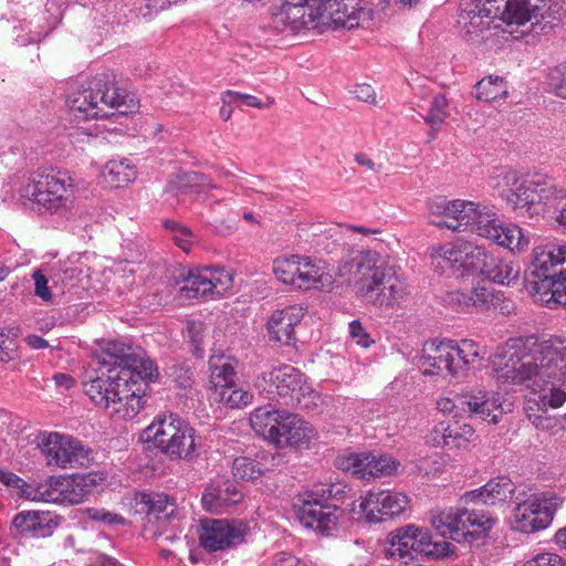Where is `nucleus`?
Segmentation results:
<instances>
[{"label":"nucleus","instance_id":"61","mask_svg":"<svg viewBox=\"0 0 566 566\" xmlns=\"http://www.w3.org/2000/svg\"><path fill=\"white\" fill-rule=\"evenodd\" d=\"M539 10L536 11L537 18H532V20H528V22L532 23L533 32H536L535 27L537 24H541L542 20H545V24L542 27V31H545L547 28L553 29L556 23L559 21L558 17H552L551 15V7L546 8V3H543L542 6H538ZM527 21L524 23L526 24Z\"/></svg>","mask_w":566,"mask_h":566},{"label":"nucleus","instance_id":"55","mask_svg":"<svg viewBox=\"0 0 566 566\" xmlns=\"http://www.w3.org/2000/svg\"><path fill=\"white\" fill-rule=\"evenodd\" d=\"M222 103L224 104H234V105H244L249 107L255 108H268L273 105L274 99L272 97H266L265 102L260 101L258 97L235 91H226L222 94Z\"/></svg>","mask_w":566,"mask_h":566},{"label":"nucleus","instance_id":"11","mask_svg":"<svg viewBox=\"0 0 566 566\" xmlns=\"http://www.w3.org/2000/svg\"><path fill=\"white\" fill-rule=\"evenodd\" d=\"M332 496L328 486H315L297 496L295 504L297 518L302 525L331 536L340 530L346 520L343 509L327 503Z\"/></svg>","mask_w":566,"mask_h":566},{"label":"nucleus","instance_id":"46","mask_svg":"<svg viewBox=\"0 0 566 566\" xmlns=\"http://www.w3.org/2000/svg\"><path fill=\"white\" fill-rule=\"evenodd\" d=\"M210 370L213 398L235 384L237 373L229 361H222L221 364L211 363Z\"/></svg>","mask_w":566,"mask_h":566},{"label":"nucleus","instance_id":"60","mask_svg":"<svg viewBox=\"0 0 566 566\" xmlns=\"http://www.w3.org/2000/svg\"><path fill=\"white\" fill-rule=\"evenodd\" d=\"M523 566H566V562L556 553H538Z\"/></svg>","mask_w":566,"mask_h":566},{"label":"nucleus","instance_id":"23","mask_svg":"<svg viewBox=\"0 0 566 566\" xmlns=\"http://www.w3.org/2000/svg\"><path fill=\"white\" fill-rule=\"evenodd\" d=\"M321 0H302L296 3L285 2L274 14L275 28L300 32L322 24Z\"/></svg>","mask_w":566,"mask_h":566},{"label":"nucleus","instance_id":"19","mask_svg":"<svg viewBox=\"0 0 566 566\" xmlns=\"http://www.w3.org/2000/svg\"><path fill=\"white\" fill-rule=\"evenodd\" d=\"M233 286L232 271L223 266H203L190 270L185 279L181 292L187 298L220 297Z\"/></svg>","mask_w":566,"mask_h":566},{"label":"nucleus","instance_id":"5","mask_svg":"<svg viewBox=\"0 0 566 566\" xmlns=\"http://www.w3.org/2000/svg\"><path fill=\"white\" fill-rule=\"evenodd\" d=\"M19 197L23 206L40 213H66L74 203L73 179L57 168L38 169L23 181Z\"/></svg>","mask_w":566,"mask_h":566},{"label":"nucleus","instance_id":"56","mask_svg":"<svg viewBox=\"0 0 566 566\" xmlns=\"http://www.w3.org/2000/svg\"><path fill=\"white\" fill-rule=\"evenodd\" d=\"M206 325L200 321L187 323L186 335L192 345L193 355L202 357L205 354Z\"/></svg>","mask_w":566,"mask_h":566},{"label":"nucleus","instance_id":"24","mask_svg":"<svg viewBox=\"0 0 566 566\" xmlns=\"http://www.w3.org/2000/svg\"><path fill=\"white\" fill-rule=\"evenodd\" d=\"M476 202L469 200H433L429 205L430 213L440 220H433L437 227H444L452 231H469Z\"/></svg>","mask_w":566,"mask_h":566},{"label":"nucleus","instance_id":"50","mask_svg":"<svg viewBox=\"0 0 566 566\" xmlns=\"http://www.w3.org/2000/svg\"><path fill=\"white\" fill-rule=\"evenodd\" d=\"M164 227L170 232V238L175 244L185 252H189L199 241L196 233L177 221L166 220Z\"/></svg>","mask_w":566,"mask_h":566},{"label":"nucleus","instance_id":"25","mask_svg":"<svg viewBox=\"0 0 566 566\" xmlns=\"http://www.w3.org/2000/svg\"><path fill=\"white\" fill-rule=\"evenodd\" d=\"M127 369H118L116 366L107 369L101 367L94 378L83 384V390L95 406L107 409L119 381H127Z\"/></svg>","mask_w":566,"mask_h":566},{"label":"nucleus","instance_id":"44","mask_svg":"<svg viewBox=\"0 0 566 566\" xmlns=\"http://www.w3.org/2000/svg\"><path fill=\"white\" fill-rule=\"evenodd\" d=\"M474 95L486 103L504 101L509 96V85L503 77L490 75L476 83Z\"/></svg>","mask_w":566,"mask_h":566},{"label":"nucleus","instance_id":"12","mask_svg":"<svg viewBox=\"0 0 566 566\" xmlns=\"http://www.w3.org/2000/svg\"><path fill=\"white\" fill-rule=\"evenodd\" d=\"M387 554L391 558L412 559L417 555L443 557L450 553V543L433 542L431 532L415 524H408L391 532Z\"/></svg>","mask_w":566,"mask_h":566},{"label":"nucleus","instance_id":"37","mask_svg":"<svg viewBox=\"0 0 566 566\" xmlns=\"http://www.w3.org/2000/svg\"><path fill=\"white\" fill-rule=\"evenodd\" d=\"M96 484L93 474L60 476L61 504H78L85 501Z\"/></svg>","mask_w":566,"mask_h":566},{"label":"nucleus","instance_id":"1","mask_svg":"<svg viewBox=\"0 0 566 566\" xmlns=\"http://www.w3.org/2000/svg\"><path fill=\"white\" fill-rule=\"evenodd\" d=\"M499 385H520L533 394L542 410L558 409L566 402V342L514 337L490 357Z\"/></svg>","mask_w":566,"mask_h":566},{"label":"nucleus","instance_id":"35","mask_svg":"<svg viewBox=\"0 0 566 566\" xmlns=\"http://www.w3.org/2000/svg\"><path fill=\"white\" fill-rule=\"evenodd\" d=\"M137 511L145 513L149 521L155 520L167 521L174 517L177 512L176 499L165 493H146L140 492L136 495Z\"/></svg>","mask_w":566,"mask_h":566},{"label":"nucleus","instance_id":"9","mask_svg":"<svg viewBox=\"0 0 566 566\" xmlns=\"http://www.w3.org/2000/svg\"><path fill=\"white\" fill-rule=\"evenodd\" d=\"M273 273L282 283L303 291H329L335 284L329 264L322 259L307 255L276 258L273 262Z\"/></svg>","mask_w":566,"mask_h":566},{"label":"nucleus","instance_id":"21","mask_svg":"<svg viewBox=\"0 0 566 566\" xmlns=\"http://www.w3.org/2000/svg\"><path fill=\"white\" fill-rule=\"evenodd\" d=\"M337 467L354 476L370 481L392 475L398 471L399 462L387 454L370 452L350 453L337 460Z\"/></svg>","mask_w":566,"mask_h":566},{"label":"nucleus","instance_id":"13","mask_svg":"<svg viewBox=\"0 0 566 566\" xmlns=\"http://www.w3.org/2000/svg\"><path fill=\"white\" fill-rule=\"evenodd\" d=\"M563 500L552 492L531 494L516 503L511 516L514 530L531 534L549 526Z\"/></svg>","mask_w":566,"mask_h":566},{"label":"nucleus","instance_id":"33","mask_svg":"<svg viewBox=\"0 0 566 566\" xmlns=\"http://www.w3.org/2000/svg\"><path fill=\"white\" fill-rule=\"evenodd\" d=\"M13 527L24 537L46 538L57 526L55 517L44 511H22L13 521Z\"/></svg>","mask_w":566,"mask_h":566},{"label":"nucleus","instance_id":"39","mask_svg":"<svg viewBox=\"0 0 566 566\" xmlns=\"http://www.w3.org/2000/svg\"><path fill=\"white\" fill-rule=\"evenodd\" d=\"M282 410L271 405L261 406L250 415V424L253 431L271 443V440H280L276 427L279 419H282Z\"/></svg>","mask_w":566,"mask_h":566},{"label":"nucleus","instance_id":"47","mask_svg":"<svg viewBox=\"0 0 566 566\" xmlns=\"http://www.w3.org/2000/svg\"><path fill=\"white\" fill-rule=\"evenodd\" d=\"M214 187L208 177L198 172H188L178 176L177 180H171L167 186V192L177 195L178 191L185 192L187 188L191 192H201L206 188Z\"/></svg>","mask_w":566,"mask_h":566},{"label":"nucleus","instance_id":"43","mask_svg":"<svg viewBox=\"0 0 566 566\" xmlns=\"http://www.w3.org/2000/svg\"><path fill=\"white\" fill-rule=\"evenodd\" d=\"M491 241L510 250L514 253H521L528 248L530 238L523 229L514 223L504 224L502 221Z\"/></svg>","mask_w":566,"mask_h":566},{"label":"nucleus","instance_id":"40","mask_svg":"<svg viewBox=\"0 0 566 566\" xmlns=\"http://www.w3.org/2000/svg\"><path fill=\"white\" fill-rule=\"evenodd\" d=\"M137 176V167L128 158L108 160L101 171L104 182L112 188L124 187L135 181Z\"/></svg>","mask_w":566,"mask_h":566},{"label":"nucleus","instance_id":"8","mask_svg":"<svg viewBox=\"0 0 566 566\" xmlns=\"http://www.w3.org/2000/svg\"><path fill=\"white\" fill-rule=\"evenodd\" d=\"M497 520L483 511L449 507L430 512V523L443 537L470 544L486 538Z\"/></svg>","mask_w":566,"mask_h":566},{"label":"nucleus","instance_id":"52","mask_svg":"<svg viewBox=\"0 0 566 566\" xmlns=\"http://www.w3.org/2000/svg\"><path fill=\"white\" fill-rule=\"evenodd\" d=\"M449 116L448 101L443 94L432 96L427 115L423 116L424 122L431 129H439L444 119Z\"/></svg>","mask_w":566,"mask_h":566},{"label":"nucleus","instance_id":"6","mask_svg":"<svg viewBox=\"0 0 566 566\" xmlns=\"http://www.w3.org/2000/svg\"><path fill=\"white\" fill-rule=\"evenodd\" d=\"M485 352L472 339H431L423 344L418 366L426 376L464 378Z\"/></svg>","mask_w":566,"mask_h":566},{"label":"nucleus","instance_id":"27","mask_svg":"<svg viewBox=\"0 0 566 566\" xmlns=\"http://www.w3.org/2000/svg\"><path fill=\"white\" fill-rule=\"evenodd\" d=\"M475 439L473 427L454 418L438 422L430 432L433 446L449 449H467Z\"/></svg>","mask_w":566,"mask_h":566},{"label":"nucleus","instance_id":"58","mask_svg":"<svg viewBox=\"0 0 566 566\" xmlns=\"http://www.w3.org/2000/svg\"><path fill=\"white\" fill-rule=\"evenodd\" d=\"M39 502L61 504L60 476L38 483Z\"/></svg>","mask_w":566,"mask_h":566},{"label":"nucleus","instance_id":"17","mask_svg":"<svg viewBox=\"0 0 566 566\" xmlns=\"http://www.w3.org/2000/svg\"><path fill=\"white\" fill-rule=\"evenodd\" d=\"M437 408L443 413H454V419L461 412H471L492 423H497L503 412L500 398L481 389L442 397L437 401Z\"/></svg>","mask_w":566,"mask_h":566},{"label":"nucleus","instance_id":"49","mask_svg":"<svg viewBox=\"0 0 566 566\" xmlns=\"http://www.w3.org/2000/svg\"><path fill=\"white\" fill-rule=\"evenodd\" d=\"M268 470L266 465L255 459L238 457L233 460V475L242 480H256Z\"/></svg>","mask_w":566,"mask_h":566},{"label":"nucleus","instance_id":"7","mask_svg":"<svg viewBox=\"0 0 566 566\" xmlns=\"http://www.w3.org/2000/svg\"><path fill=\"white\" fill-rule=\"evenodd\" d=\"M142 439L172 459L191 460L198 455L196 430L174 413L158 415L143 431Z\"/></svg>","mask_w":566,"mask_h":566},{"label":"nucleus","instance_id":"41","mask_svg":"<svg viewBox=\"0 0 566 566\" xmlns=\"http://www.w3.org/2000/svg\"><path fill=\"white\" fill-rule=\"evenodd\" d=\"M117 367L118 369H127V381H155L159 375L155 361L140 348L136 349L125 366Z\"/></svg>","mask_w":566,"mask_h":566},{"label":"nucleus","instance_id":"45","mask_svg":"<svg viewBox=\"0 0 566 566\" xmlns=\"http://www.w3.org/2000/svg\"><path fill=\"white\" fill-rule=\"evenodd\" d=\"M522 180L518 172L510 167L494 168L489 179L490 187L497 191L499 195L507 199V195L512 192L513 188Z\"/></svg>","mask_w":566,"mask_h":566},{"label":"nucleus","instance_id":"42","mask_svg":"<svg viewBox=\"0 0 566 566\" xmlns=\"http://www.w3.org/2000/svg\"><path fill=\"white\" fill-rule=\"evenodd\" d=\"M500 223L501 220L493 207L476 202L469 231L491 241L497 233Z\"/></svg>","mask_w":566,"mask_h":566},{"label":"nucleus","instance_id":"62","mask_svg":"<svg viewBox=\"0 0 566 566\" xmlns=\"http://www.w3.org/2000/svg\"><path fill=\"white\" fill-rule=\"evenodd\" d=\"M31 25L32 22H24L19 27L21 31H28L27 34H17L15 40L20 45H28L39 42L44 35L45 32L43 30L32 29Z\"/></svg>","mask_w":566,"mask_h":566},{"label":"nucleus","instance_id":"53","mask_svg":"<svg viewBox=\"0 0 566 566\" xmlns=\"http://www.w3.org/2000/svg\"><path fill=\"white\" fill-rule=\"evenodd\" d=\"M0 482L7 486L19 490L20 496L29 500L39 502L38 484L27 483L24 480L19 478L17 474L0 469Z\"/></svg>","mask_w":566,"mask_h":566},{"label":"nucleus","instance_id":"64","mask_svg":"<svg viewBox=\"0 0 566 566\" xmlns=\"http://www.w3.org/2000/svg\"><path fill=\"white\" fill-rule=\"evenodd\" d=\"M17 343L13 337L4 332H0V361L6 363L13 358Z\"/></svg>","mask_w":566,"mask_h":566},{"label":"nucleus","instance_id":"59","mask_svg":"<svg viewBox=\"0 0 566 566\" xmlns=\"http://www.w3.org/2000/svg\"><path fill=\"white\" fill-rule=\"evenodd\" d=\"M549 210L554 209L555 221L566 229V188L554 185Z\"/></svg>","mask_w":566,"mask_h":566},{"label":"nucleus","instance_id":"15","mask_svg":"<svg viewBox=\"0 0 566 566\" xmlns=\"http://www.w3.org/2000/svg\"><path fill=\"white\" fill-rule=\"evenodd\" d=\"M486 250L470 241L458 240L443 244L432 253L438 266L449 269L452 275L464 277L480 274L485 262Z\"/></svg>","mask_w":566,"mask_h":566},{"label":"nucleus","instance_id":"51","mask_svg":"<svg viewBox=\"0 0 566 566\" xmlns=\"http://www.w3.org/2000/svg\"><path fill=\"white\" fill-rule=\"evenodd\" d=\"M83 276V269L72 262H66L60 266V269L51 276L54 285L61 284L62 292L71 290L76 286Z\"/></svg>","mask_w":566,"mask_h":566},{"label":"nucleus","instance_id":"20","mask_svg":"<svg viewBox=\"0 0 566 566\" xmlns=\"http://www.w3.org/2000/svg\"><path fill=\"white\" fill-rule=\"evenodd\" d=\"M409 497L401 492L389 490H370L353 503V513L367 522H380L384 517H394L405 512Z\"/></svg>","mask_w":566,"mask_h":566},{"label":"nucleus","instance_id":"57","mask_svg":"<svg viewBox=\"0 0 566 566\" xmlns=\"http://www.w3.org/2000/svg\"><path fill=\"white\" fill-rule=\"evenodd\" d=\"M546 83L554 94L566 99V61L548 71Z\"/></svg>","mask_w":566,"mask_h":566},{"label":"nucleus","instance_id":"22","mask_svg":"<svg viewBox=\"0 0 566 566\" xmlns=\"http://www.w3.org/2000/svg\"><path fill=\"white\" fill-rule=\"evenodd\" d=\"M322 24L354 29L370 20L363 0H321Z\"/></svg>","mask_w":566,"mask_h":566},{"label":"nucleus","instance_id":"14","mask_svg":"<svg viewBox=\"0 0 566 566\" xmlns=\"http://www.w3.org/2000/svg\"><path fill=\"white\" fill-rule=\"evenodd\" d=\"M41 453L49 467L61 469L88 467L93 462V451L81 440L59 432L42 436Z\"/></svg>","mask_w":566,"mask_h":566},{"label":"nucleus","instance_id":"63","mask_svg":"<svg viewBox=\"0 0 566 566\" xmlns=\"http://www.w3.org/2000/svg\"><path fill=\"white\" fill-rule=\"evenodd\" d=\"M349 335L357 345L361 347H369L373 343L370 335L366 332L359 321H353L349 323Z\"/></svg>","mask_w":566,"mask_h":566},{"label":"nucleus","instance_id":"54","mask_svg":"<svg viewBox=\"0 0 566 566\" xmlns=\"http://www.w3.org/2000/svg\"><path fill=\"white\" fill-rule=\"evenodd\" d=\"M252 398L253 396L249 390L238 388L234 384L213 399L229 408H242L251 403Z\"/></svg>","mask_w":566,"mask_h":566},{"label":"nucleus","instance_id":"48","mask_svg":"<svg viewBox=\"0 0 566 566\" xmlns=\"http://www.w3.org/2000/svg\"><path fill=\"white\" fill-rule=\"evenodd\" d=\"M136 349L137 348H133L130 345L119 340L108 342L104 352L106 356H109V360L104 358L102 367L107 369L115 366H125L128 363V358L134 355Z\"/></svg>","mask_w":566,"mask_h":566},{"label":"nucleus","instance_id":"10","mask_svg":"<svg viewBox=\"0 0 566 566\" xmlns=\"http://www.w3.org/2000/svg\"><path fill=\"white\" fill-rule=\"evenodd\" d=\"M256 388L276 394L286 406H296L312 410L318 406L321 396L296 368L283 365L271 371L262 373L255 381Z\"/></svg>","mask_w":566,"mask_h":566},{"label":"nucleus","instance_id":"29","mask_svg":"<svg viewBox=\"0 0 566 566\" xmlns=\"http://www.w3.org/2000/svg\"><path fill=\"white\" fill-rule=\"evenodd\" d=\"M243 493L237 482L224 478L211 481L202 494L201 502L207 511L221 513L227 507L239 503Z\"/></svg>","mask_w":566,"mask_h":566},{"label":"nucleus","instance_id":"30","mask_svg":"<svg viewBox=\"0 0 566 566\" xmlns=\"http://www.w3.org/2000/svg\"><path fill=\"white\" fill-rule=\"evenodd\" d=\"M303 317L304 308L301 305H290L275 310L266 323L270 339L291 345L295 340L294 327Z\"/></svg>","mask_w":566,"mask_h":566},{"label":"nucleus","instance_id":"31","mask_svg":"<svg viewBox=\"0 0 566 566\" xmlns=\"http://www.w3.org/2000/svg\"><path fill=\"white\" fill-rule=\"evenodd\" d=\"M282 419H279L277 440H271V443L279 448L298 447L310 442L313 437L312 427L298 418L296 415L282 410Z\"/></svg>","mask_w":566,"mask_h":566},{"label":"nucleus","instance_id":"18","mask_svg":"<svg viewBox=\"0 0 566 566\" xmlns=\"http://www.w3.org/2000/svg\"><path fill=\"white\" fill-rule=\"evenodd\" d=\"M249 526L241 520L205 518L198 532L200 545L208 552L227 551L244 543Z\"/></svg>","mask_w":566,"mask_h":566},{"label":"nucleus","instance_id":"36","mask_svg":"<svg viewBox=\"0 0 566 566\" xmlns=\"http://www.w3.org/2000/svg\"><path fill=\"white\" fill-rule=\"evenodd\" d=\"M480 274L500 285H511L520 277L518 263L495 256L486 251L485 262Z\"/></svg>","mask_w":566,"mask_h":566},{"label":"nucleus","instance_id":"32","mask_svg":"<svg viewBox=\"0 0 566 566\" xmlns=\"http://www.w3.org/2000/svg\"><path fill=\"white\" fill-rule=\"evenodd\" d=\"M532 271L536 275L548 273L566 277V243L536 247L533 250Z\"/></svg>","mask_w":566,"mask_h":566},{"label":"nucleus","instance_id":"28","mask_svg":"<svg viewBox=\"0 0 566 566\" xmlns=\"http://www.w3.org/2000/svg\"><path fill=\"white\" fill-rule=\"evenodd\" d=\"M144 396L145 386L140 381L122 380L106 410L119 419H134L144 408Z\"/></svg>","mask_w":566,"mask_h":566},{"label":"nucleus","instance_id":"16","mask_svg":"<svg viewBox=\"0 0 566 566\" xmlns=\"http://www.w3.org/2000/svg\"><path fill=\"white\" fill-rule=\"evenodd\" d=\"M554 184L546 178L524 179L507 195L506 202L516 216L533 218L549 210Z\"/></svg>","mask_w":566,"mask_h":566},{"label":"nucleus","instance_id":"34","mask_svg":"<svg viewBox=\"0 0 566 566\" xmlns=\"http://www.w3.org/2000/svg\"><path fill=\"white\" fill-rule=\"evenodd\" d=\"M514 483L505 476L490 480L480 489L467 492L461 501L465 504L495 505L512 496Z\"/></svg>","mask_w":566,"mask_h":566},{"label":"nucleus","instance_id":"38","mask_svg":"<svg viewBox=\"0 0 566 566\" xmlns=\"http://www.w3.org/2000/svg\"><path fill=\"white\" fill-rule=\"evenodd\" d=\"M495 298H497V296H495L494 290L490 283L484 280H479L469 293L454 291L449 294L450 303L458 305L462 310H468L471 306L489 308Z\"/></svg>","mask_w":566,"mask_h":566},{"label":"nucleus","instance_id":"3","mask_svg":"<svg viewBox=\"0 0 566 566\" xmlns=\"http://www.w3.org/2000/svg\"><path fill=\"white\" fill-rule=\"evenodd\" d=\"M387 263L376 251H360L338 268L340 276H348L356 293L380 307H394L408 295L406 283L395 275H387Z\"/></svg>","mask_w":566,"mask_h":566},{"label":"nucleus","instance_id":"4","mask_svg":"<svg viewBox=\"0 0 566 566\" xmlns=\"http://www.w3.org/2000/svg\"><path fill=\"white\" fill-rule=\"evenodd\" d=\"M66 104L76 117L83 119L107 117L111 109L125 114L137 107L134 96L117 87L108 74L96 75L82 83L69 93Z\"/></svg>","mask_w":566,"mask_h":566},{"label":"nucleus","instance_id":"2","mask_svg":"<svg viewBox=\"0 0 566 566\" xmlns=\"http://www.w3.org/2000/svg\"><path fill=\"white\" fill-rule=\"evenodd\" d=\"M538 4L528 0H485L475 10L461 8L460 23L472 43H484L489 49L499 50L515 36L506 28L537 18Z\"/></svg>","mask_w":566,"mask_h":566},{"label":"nucleus","instance_id":"26","mask_svg":"<svg viewBox=\"0 0 566 566\" xmlns=\"http://www.w3.org/2000/svg\"><path fill=\"white\" fill-rule=\"evenodd\" d=\"M525 287L536 303H541L548 308L565 307L566 277H557L548 273L536 275L531 271Z\"/></svg>","mask_w":566,"mask_h":566}]
</instances>
